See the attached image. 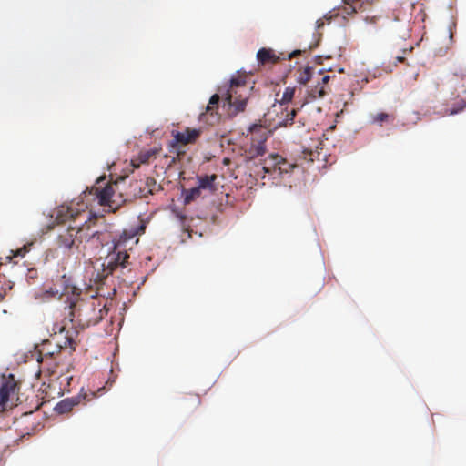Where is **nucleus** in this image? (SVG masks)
Segmentation results:
<instances>
[{
	"instance_id": "8",
	"label": "nucleus",
	"mask_w": 466,
	"mask_h": 466,
	"mask_svg": "<svg viewBox=\"0 0 466 466\" xmlns=\"http://www.w3.org/2000/svg\"><path fill=\"white\" fill-rule=\"evenodd\" d=\"M56 286H58L59 289L56 288H50L48 290H46L47 293L51 294L52 296H72L71 300L77 299L81 295V289L76 287L73 283V280L71 277L66 276L64 274L63 276L59 277L56 279Z\"/></svg>"
},
{
	"instance_id": "9",
	"label": "nucleus",
	"mask_w": 466,
	"mask_h": 466,
	"mask_svg": "<svg viewBox=\"0 0 466 466\" xmlns=\"http://www.w3.org/2000/svg\"><path fill=\"white\" fill-rule=\"evenodd\" d=\"M96 397V393L94 391H81L73 397L66 398L62 400L60 402H58L56 407L55 410L58 414H64L71 411L75 406H77L81 403L85 404L87 401L92 400Z\"/></svg>"
},
{
	"instance_id": "31",
	"label": "nucleus",
	"mask_w": 466,
	"mask_h": 466,
	"mask_svg": "<svg viewBox=\"0 0 466 466\" xmlns=\"http://www.w3.org/2000/svg\"><path fill=\"white\" fill-rule=\"evenodd\" d=\"M147 185H150V184H154V185H155V184H156V181H155V179H154V178H147Z\"/></svg>"
},
{
	"instance_id": "30",
	"label": "nucleus",
	"mask_w": 466,
	"mask_h": 466,
	"mask_svg": "<svg viewBox=\"0 0 466 466\" xmlns=\"http://www.w3.org/2000/svg\"><path fill=\"white\" fill-rule=\"evenodd\" d=\"M460 110L461 109L452 108L450 111V115H455V114L459 113Z\"/></svg>"
},
{
	"instance_id": "21",
	"label": "nucleus",
	"mask_w": 466,
	"mask_h": 466,
	"mask_svg": "<svg viewBox=\"0 0 466 466\" xmlns=\"http://www.w3.org/2000/svg\"><path fill=\"white\" fill-rule=\"evenodd\" d=\"M295 91H296L295 87H291V86L286 87V89L284 90L282 96L279 100L280 103L281 104L289 103L295 96Z\"/></svg>"
},
{
	"instance_id": "13",
	"label": "nucleus",
	"mask_w": 466,
	"mask_h": 466,
	"mask_svg": "<svg viewBox=\"0 0 466 466\" xmlns=\"http://www.w3.org/2000/svg\"><path fill=\"white\" fill-rule=\"evenodd\" d=\"M293 165L288 163L286 159L277 154H271L268 159L264 161L263 169L266 173H270L272 169H278L280 173H287Z\"/></svg>"
},
{
	"instance_id": "25",
	"label": "nucleus",
	"mask_w": 466,
	"mask_h": 466,
	"mask_svg": "<svg viewBox=\"0 0 466 466\" xmlns=\"http://www.w3.org/2000/svg\"><path fill=\"white\" fill-rule=\"evenodd\" d=\"M297 114V109H292L288 115H287V118L285 119L284 121V125L285 126H288V125H291L294 121V117Z\"/></svg>"
},
{
	"instance_id": "11",
	"label": "nucleus",
	"mask_w": 466,
	"mask_h": 466,
	"mask_svg": "<svg viewBox=\"0 0 466 466\" xmlns=\"http://www.w3.org/2000/svg\"><path fill=\"white\" fill-rule=\"evenodd\" d=\"M220 97L218 94L213 95L208 106L206 111L199 115V121L204 122L208 125L213 126L218 121V108Z\"/></svg>"
},
{
	"instance_id": "20",
	"label": "nucleus",
	"mask_w": 466,
	"mask_h": 466,
	"mask_svg": "<svg viewBox=\"0 0 466 466\" xmlns=\"http://www.w3.org/2000/svg\"><path fill=\"white\" fill-rule=\"evenodd\" d=\"M202 190L197 186L190 189H183L184 204L187 205L201 197Z\"/></svg>"
},
{
	"instance_id": "18",
	"label": "nucleus",
	"mask_w": 466,
	"mask_h": 466,
	"mask_svg": "<svg viewBox=\"0 0 466 466\" xmlns=\"http://www.w3.org/2000/svg\"><path fill=\"white\" fill-rule=\"evenodd\" d=\"M257 59L261 65L275 64L279 57L271 49L260 48L257 53Z\"/></svg>"
},
{
	"instance_id": "12",
	"label": "nucleus",
	"mask_w": 466,
	"mask_h": 466,
	"mask_svg": "<svg viewBox=\"0 0 466 466\" xmlns=\"http://www.w3.org/2000/svg\"><path fill=\"white\" fill-rule=\"evenodd\" d=\"M200 129L187 127L185 131H172L174 140L170 143V147H175L177 144L187 145L194 143L200 136Z\"/></svg>"
},
{
	"instance_id": "22",
	"label": "nucleus",
	"mask_w": 466,
	"mask_h": 466,
	"mask_svg": "<svg viewBox=\"0 0 466 466\" xmlns=\"http://www.w3.org/2000/svg\"><path fill=\"white\" fill-rule=\"evenodd\" d=\"M390 116L387 113L380 112L373 116V122L379 123L381 125L382 123L388 121Z\"/></svg>"
},
{
	"instance_id": "2",
	"label": "nucleus",
	"mask_w": 466,
	"mask_h": 466,
	"mask_svg": "<svg viewBox=\"0 0 466 466\" xmlns=\"http://www.w3.org/2000/svg\"><path fill=\"white\" fill-rule=\"evenodd\" d=\"M96 233L85 218V222L81 225H69L67 228H61L56 243L58 248L65 251H70L74 248L79 250L80 245L92 239Z\"/></svg>"
},
{
	"instance_id": "6",
	"label": "nucleus",
	"mask_w": 466,
	"mask_h": 466,
	"mask_svg": "<svg viewBox=\"0 0 466 466\" xmlns=\"http://www.w3.org/2000/svg\"><path fill=\"white\" fill-rule=\"evenodd\" d=\"M87 205L83 201L76 203L71 202L69 205H60L54 210V216L57 224L73 221L76 224V219L86 213Z\"/></svg>"
},
{
	"instance_id": "4",
	"label": "nucleus",
	"mask_w": 466,
	"mask_h": 466,
	"mask_svg": "<svg viewBox=\"0 0 466 466\" xmlns=\"http://www.w3.org/2000/svg\"><path fill=\"white\" fill-rule=\"evenodd\" d=\"M78 337L79 332L76 328L63 327L58 334L53 335L51 339H48L42 344L39 353L53 357L59 353L62 349L70 348L72 350H75L80 341Z\"/></svg>"
},
{
	"instance_id": "27",
	"label": "nucleus",
	"mask_w": 466,
	"mask_h": 466,
	"mask_svg": "<svg viewBox=\"0 0 466 466\" xmlns=\"http://www.w3.org/2000/svg\"><path fill=\"white\" fill-rule=\"evenodd\" d=\"M324 25H325L324 18H319L316 22V28L318 30H319L320 28H322L324 26Z\"/></svg>"
},
{
	"instance_id": "29",
	"label": "nucleus",
	"mask_w": 466,
	"mask_h": 466,
	"mask_svg": "<svg viewBox=\"0 0 466 466\" xmlns=\"http://www.w3.org/2000/svg\"><path fill=\"white\" fill-rule=\"evenodd\" d=\"M299 53H300V51H299V50H296V51H294L293 53H291V54L289 56V58L290 59V58H292V57L296 56H297L298 54H299Z\"/></svg>"
},
{
	"instance_id": "28",
	"label": "nucleus",
	"mask_w": 466,
	"mask_h": 466,
	"mask_svg": "<svg viewBox=\"0 0 466 466\" xmlns=\"http://www.w3.org/2000/svg\"><path fill=\"white\" fill-rule=\"evenodd\" d=\"M378 20V16H367L365 18V21L370 24H376Z\"/></svg>"
},
{
	"instance_id": "17",
	"label": "nucleus",
	"mask_w": 466,
	"mask_h": 466,
	"mask_svg": "<svg viewBox=\"0 0 466 466\" xmlns=\"http://www.w3.org/2000/svg\"><path fill=\"white\" fill-rule=\"evenodd\" d=\"M217 175H204L197 177L198 187L201 190H208L214 192L216 190L215 181L217 180Z\"/></svg>"
},
{
	"instance_id": "15",
	"label": "nucleus",
	"mask_w": 466,
	"mask_h": 466,
	"mask_svg": "<svg viewBox=\"0 0 466 466\" xmlns=\"http://www.w3.org/2000/svg\"><path fill=\"white\" fill-rule=\"evenodd\" d=\"M161 151V147L141 150L138 156L131 160V164L135 168H138L142 164H148L152 159H156Z\"/></svg>"
},
{
	"instance_id": "7",
	"label": "nucleus",
	"mask_w": 466,
	"mask_h": 466,
	"mask_svg": "<svg viewBox=\"0 0 466 466\" xmlns=\"http://www.w3.org/2000/svg\"><path fill=\"white\" fill-rule=\"evenodd\" d=\"M89 194L95 195L101 206H107L114 211L117 208V207L113 206V201H111L114 194V186L106 182V178L97 179L96 185L90 188Z\"/></svg>"
},
{
	"instance_id": "16",
	"label": "nucleus",
	"mask_w": 466,
	"mask_h": 466,
	"mask_svg": "<svg viewBox=\"0 0 466 466\" xmlns=\"http://www.w3.org/2000/svg\"><path fill=\"white\" fill-rule=\"evenodd\" d=\"M378 0H343L346 6L344 7L345 13L348 15L358 12L359 10H365L367 6L371 5Z\"/></svg>"
},
{
	"instance_id": "3",
	"label": "nucleus",
	"mask_w": 466,
	"mask_h": 466,
	"mask_svg": "<svg viewBox=\"0 0 466 466\" xmlns=\"http://www.w3.org/2000/svg\"><path fill=\"white\" fill-rule=\"evenodd\" d=\"M248 77V74L238 71L230 79L229 87L226 94V101L235 108V115L245 111L250 91L253 89V86H247Z\"/></svg>"
},
{
	"instance_id": "10",
	"label": "nucleus",
	"mask_w": 466,
	"mask_h": 466,
	"mask_svg": "<svg viewBox=\"0 0 466 466\" xmlns=\"http://www.w3.org/2000/svg\"><path fill=\"white\" fill-rule=\"evenodd\" d=\"M18 390V384L14 375L3 377V382L0 387V412L5 410V404L12 400Z\"/></svg>"
},
{
	"instance_id": "14",
	"label": "nucleus",
	"mask_w": 466,
	"mask_h": 466,
	"mask_svg": "<svg viewBox=\"0 0 466 466\" xmlns=\"http://www.w3.org/2000/svg\"><path fill=\"white\" fill-rule=\"evenodd\" d=\"M267 140L266 133H263L258 139L252 137V142L249 148L246 151V157L252 160L258 157L263 156L266 153L265 142Z\"/></svg>"
},
{
	"instance_id": "23",
	"label": "nucleus",
	"mask_w": 466,
	"mask_h": 466,
	"mask_svg": "<svg viewBox=\"0 0 466 466\" xmlns=\"http://www.w3.org/2000/svg\"><path fill=\"white\" fill-rule=\"evenodd\" d=\"M185 401H190L194 407H198L201 403V400L199 395L198 394H188L185 397Z\"/></svg>"
},
{
	"instance_id": "26",
	"label": "nucleus",
	"mask_w": 466,
	"mask_h": 466,
	"mask_svg": "<svg viewBox=\"0 0 466 466\" xmlns=\"http://www.w3.org/2000/svg\"><path fill=\"white\" fill-rule=\"evenodd\" d=\"M330 76L329 75H324L321 78V81L319 82L318 84H320V86H325V85H327L329 83V81L330 80Z\"/></svg>"
},
{
	"instance_id": "32",
	"label": "nucleus",
	"mask_w": 466,
	"mask_h": 466,
	"mask_svg": "<svg viewBox=\"0 0 466 466\" xmlns=\"http://www.w3.org/2000/svg\"><path fill=\"white\" fill-rule=\"evenodd\" d=\"M397 60H398L399 62H402V61H404V57H402V56H398V57H397Z\"/></svg>"
},
{
	"instance_id": "19",
	"label": "nucleus",
	"mask_w": 466,
	"mask_h": 466,
	"mask_svg": "<svg viewBox=\"0 0 466 466\" xmlns=\"http://www.w3.org/2000/svg\"><path fill=\"white\" fill-rule=\"evenodd\" d=\"M327 91L325 89V86H320V84H317L314 87H312L310 90L308 91V95L302 103L301 106H303L305 104L309 103L317 98H322L327 95Z\"/></svg>"
},
{
	"instance_id": "1",
	"label": "nucleus",
	"mask_w": 466,
	"mask_h": 466,
	"mask_svg": "<svg viewBox=\"0 0 466 466\" xmlns=\"http://www.w3.org/2000/svg\"><path fill=\"white\" fill-rule=\"evenodd\" d=\"M71 321L74 318L77 319L79 324L83 327H89L100 322L107 314L104 299L92 296L88 299L70 300Z\"/></svg>"
},
{
	"instance_id": "24",
	"label": "nucleus",
	"mask_w": 466,
	"mask_h": 466,
	"mask_svg": "<svg viewBox=\"0 0 466 466\" xmlns=\"http://www.w3.org/2000/svg\"><path fill=\"white\" fill-rule=\"evenodd\" d=\"M310 79V67H306L304 72L300 75L299 81L301 84H306Z\"/></svg>"
},
{
	"instance_id": "5",
	"label": "nucleus",
	"mask_w": 466,
	"mask_h": 466,
	"mask_svg": "<svg viewBox=\"0 0 466 466\" xmlns=\"http://www.w3.org/2000/svg\"><path fill=\"white\" fill-rule=\"evenodd\" d=\"M134 238V235L123 232L117 240L114 243V249L110 252L103 264L104 271L106 275L112 274L118 267L125 268L129 255L127 248V244Z\"/></svg>"
}]
</instances>
